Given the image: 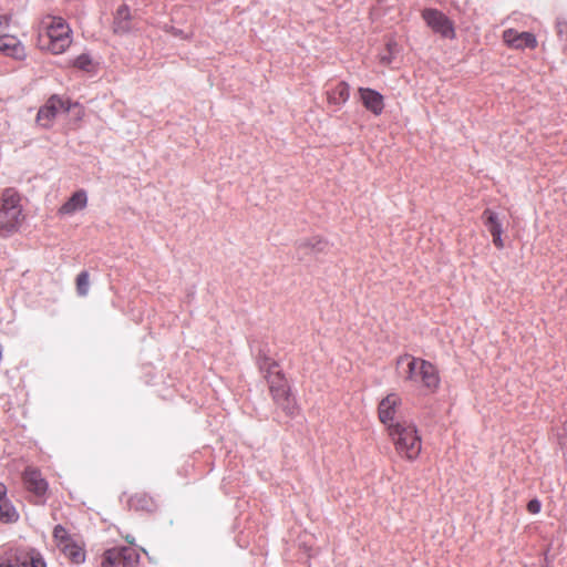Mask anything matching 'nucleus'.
<instances>
[{
	"mask_svg": "<svg viewBox=\"0 0 567 567\" xmlns=\"http://www.w3.org/2000/svg\"><path fill=\"white\" fill-rule=\"evenodd\" d=\"M395 373L423 395L436 393L441 386L437 367L423 358L403 353L395 359Z\"/></svg>",
	"mask_w": 567,
	"mask_h": 567,
	"instance_id": "nucleus-1",
	"label": "nucleus"
},
{
	"mask_svg": "<svg viewBox=\"0 0 567 567\" xmlns=\"http://www.w3.org/2000/svg\"><path fill=\"white\" fill-rule=\"evenodd\" d=\"M73 41V32L65 19L44 14L37 27L38 48L54 55L64 53Z\"/></svg>",
	"mask_w": 567,
	"mask_h": 567,
	"instance_id": "nucleus-2",
	"label": "nucleus"
},
{
	"mask_svg": "<svg viewBox=\"0 0 567 567\" xmlns=\"http://www.w3.org/2000/svg\"><path fill=\"white\" fill-rule=\"evenodd\" d=\"M386 432L401 458L408 462H414L419 458L422 452V437L413 422L400 420L390 423L386 426Z\"/></svg>",
	"mask_w": 567,
	"mask_h": 567,
	"instance_id": "nucleus-3",
	"label": "nucleus"
},
{
	"mask_svg": "<svg viewBox=\"0 0 567 567\" xmlns=\"http://www.w3.org/2000/svg\"><path fill=\"white\" fill-rule=\"evenodd\" d=\"M23 220L21 196L13 188H6L0 195V229L16 231Z\"/></svg>",
	"mask_w": 567,
	"mask_h": 567,
	"instance_id": "nucleus-4",
	"label": "nucleus"
},
{
	"mask_svg": "<svg viewBox=\"0 0 567 567\" xmlns=\"http://www.w3.org/2000/svg\"><path fill=\"white\" fill-rule=\"evenodd\" d=\"M267 385L276 406L279 408L287 416H295L299 409L285 373H277V375H272L271 380L267 382Z\"/></svg>",
	"mask_w": 567,
	"mask_h": 567,
	"instance_id": "nucleus-5",
	"label": "nucleus"
},
{
	"mask_svg": "<svg viewBox=\"0 0 567 567\" xmlns=\"http://www.w3.org/2000/svg\"><path fill=\"white\" fill-rule=\"evenodd\" d=\"M0 567H45V563L32 548L8 546L0 555Z\"/></svg>",
	"mask_w": 567,
	"mask_h": 567,
	"instance_id": "nucleus-6",
	"label": "nucleus"
},
{
	"mask_svg": "<svg viewBox=\"0 0 567 567\" xmlns=\"http://www.w3.org/2000/svg\"><path fill=\"white\" fill-rule=\"evenodd\" d=\"M53 539L56 547L71 563L82 564L85 560L84 543L71 536L63 526L54 527Z\"/></svg>",
	"mask_w": 567,
	"mask_h": 567,
	"instance_id": "nucleus-7",
	"label": "nucleus"
},
{
	"mask_svg": "<svg viewBox=\"0 0 567 567\" xmlns=\"http://www.w3.org/2000/svg\"><path fill=\"white\" fill-rule=\"evenodd\" d=\"M421 17L434 33L444 39H455L456 32L454 22L442 11L433 8H426L422 10Z\"/></svg>",
	"mask_w": 567,
	"mask_h": 567,
	"instance_id": "nucleus-8",
	"label": "nucleus"
},
{
	"mask_svg": "<svg viewBox=\"0 0 567 567\" xmlns=\"http://www.w3.org/2000/svg\"><path fill=\"white\" fill-rule=\"evenodd\" d=\"M138 561V554L132 547H114L103 554L102 567H133Z\"/></svg>",
	"mask_w": 567,
	"mask_h": 567,
	"instance_id": "nucleus-9",
	"label": "nucleus"
},
{
	"mask_svg": "<svg viewBox=\"0 0 567 567\" xmlns=\"http://www.w3.org/2000/svg\"><path fill=\"white\" fill-rule=\"evenodd\" d=\"M70 110V102L60 96H51L47 103L39 110L37 115L38 123L43 127H50L60 113Z\"/></svg>",
	"mask_w": 567,
	"mask_h": 567,
	"instance_id": "nucleus-10",
	"label": "nucleus"
},
{
	"mask_svg": "<svg viewBox=\"0 0 567 567\" xmlns=\"http://www.w3.org/2000/svg\"><path fill=\"white\" fill-rule=\"evenodd\" d=\"M503 41L507 47L515 50H534L538 44L535 34L526 31L518 32L515 29H506L503 32Z\"/></svg>",
	"mask_w": 567,
	"mask_h": 567,
	"instance_id": "nucleus-11",
	"label": "nucleus"
},
{
	"mask_svg": "<svg viewBox=\"0 0 567 567\" xmlns=\"http://www.w3.org/2000/svg\"><path fill=\"white\" fill-rule=\"evenodd\" d=\"M402 404V398L399 393L391 392L384 396L378 405V415L381 423L386 426L395 423L394 417Z\"/></svg>",
	"mask_w": 567,
	"mask_h": 567,
	"instance_id": "nucleus-12",
	"label": "nucleus"
},
{
	"mask_svg": "<svg viewBox=\"0 0 567 567\" xmlns=\"http://www.w3.org/2000/svg\"><path fill=\"white\" fill-rule=\"evenodd\" d=\"M360 100L363 106L373 115L379 116L384 110V97L381 93L369 87H359Z\"/></svg>",
	"mask_w": 567,
	"mask_h": 567,
	"instance_id": "nucleus-13",
	"label": "nucleus"
},
{
	"mask_svg": "<svg viewBox=\"0 0 567 567\" xmlns=\"http://www.w3.org/2000/svg\"><path fill=\"white\" fill-rule=\"evenodd\" d=\"M22 478L23 484L29 492L33 493L38 497L45 495L48 491V483L42 477V474L39 470L33 467L25 468Z\"/></svg>",
	"mask_w": 567,
	"mask_h": 567,
	"instance_id": "nucleus-14",
	"label": "nucleus"
},
{
	"mask_svg": "<svg viewBox=\"0 0 567 567\" xmlns=\"http://www.w3.org/2000/svg\"><path fill=\"white\" fill-rule=\"evenodd\" d=\"M0 53L16 60H23L27 56L22 42L11 34L0 35Z\"/></svg>",
	"mask_w": 567,
	"mask_h": 567,
	"instance_id": "nucleus-15",
	"label": "nucleus"
},
{
	"mask_svg": "<svg viewBox=\"0 0 567 567\" xmlns=\"http://www.w3.org/2000/svg\"><path fill=\"white\" fill-rule=\"evenodd\" d=\"M132 14L128 6L121 4L113 18L112 30L115 34H125L132 30Z\"/></svg>",
	"mask_w": 567,
	"mask_h": 567,
	"instance_id": "nucleus-16",
	"label": "nucleus"
},
{
	"mask_svg": "<svg viewBox=\"0 0 567 567\" xmlns=\"http://www.w3.org/2000/svg\"><path fill=\"white\" fill-rule=\"evenodd\" d=\"M87 204V196L83 189L75 192L68 202H65L59 209L61 215H72L76 210L84 209Z\"/></svg>",
	"mask_w": 567,
	"mask_h": 567,
	"instance_id": "nucleus-17",
	"label": "nucleus"
},
{
	"mask_svg": "<svg viewBox=\"0 0 567 567\" xmlns=\"http://www.w3.org/2000/svg\"><path fill=\"white\" fill-rule=\"evenodd\" d=\"M327 102L330 105L340 107L350 97V86L347 82H339L334 87L327 91Z\"/></svg>",
	"mask_w": 567,
	"mask_h": 567,
	"instance_id": "nucleus-18",
	"label": "nucleus"
},
{
	"mask_svg": "<svg viewBox=\"0 0 567 567\" xmlns=\"http://www.w3.org/2000/svg\"><path fill=\"white\" fill-rule=\"evenodd\" d=\"M18 517V512L7 497L6 485L0 483V520L4 523H13Z\"/></svg>",
	"mask_w": 567,
	"mask_h": 567,
	"instance_id": "nucleus-19",
	"label": "nucleus"
},
{
	"mask_svg": "<svg viewBox=\"0 0 567 567\" xmlns=\"http://www.w3.org/2000/svg\"><path fill=\"white\" fill-rule=\"evenodd\" d=\"M258 367L266 382H269L272 375H277V373H284L279 363L269 357L260 358L258 360Z\"/></svg>",
	"mask_w": 567,
	"mask_h": 567,
	"instance_id": "nucleus-20",
	"label": "nucleus"
},
{
	"mask_svg": "<svg viewBox=\"0 0 567 567\" xmlns=\"http://www.w3.org/2000/svg\"><path fill=\"white\" fill-rule=\"evenodd\" d=\"M482 217L492 236L495 234H503L502 224L499 223L497 215L492 209L486 208L483 212Z\"/></svg>",
	"mask_w": 567,
	"mask_h": 567,
	"instance_id": "nucleus-21",
	"label": "nucleus"
},
{
	"mask_svg": "<svg viewBox=\"0 0 567 567\" xmlns=\"http://www.w3.org/2000/svg\"><path fill=\"white\" fill-rule=\"evenodd\" d=\"M75 286L79 296L85 297L89 293L90 275L87 271H81L76 276Z\"/></svg>",
	"mask_w": 567,
	"mask_h": 567,
	"instance_id": "nucleus-22",
	"label": "nucleus"
},
{
	"mask_svg": "<svg viewBox=\"0 0 567 567\" xmlns=\"http://www.w3.org/2000/svg\"><path fill=\"white\" fill-rule=\"evenodd\" d=\"M305 247L315 252H326L329 248V243L321 237H311L307 239Z\"/></svg>",
	"mask_w": 567,
	"mask_h": 567,
	"instance_id": "nucleus-23",
	"label": "nucleus"
},
{
	"mask_svg": "<svg viewBox=\"0 0 567 567\" xmlns=\"http://www.w3.org/2000/svg\"><path fill=\"white\" fill-rule=\"evenodd\" d=\"M91 63V58L87 54H81L74 60L73 65L81 70H87Z\"/></svg>",
	"mask_w": 567,
	"mask_h": 567,
	"instance_id": "nucleus-24",
	"label": "nucleus"
},
{
	"mask_svg": "<svg viewBox=\"0 0 567 567\" xmlns=\"http://www.w3.org/2000/svg\"><path fill=\"white\" fill-rule=\"evenodd\" d=\"M542 505L538 499H532L527 503V511L530 514H537L540 512Z\"/></svg>",
	"mask_w": 567,
	"mask_h": 567,
	"instance_id": "nucleus-25",
	"label": "nucleus"
},
{
	"mask_svg": "<svg viewBox=\"0 0 567 567\" xmlns=\"http://www.w3.org/2000/svg\"><path fill=\"white\" fill-rule=\"evenodd\" d=\"M11 18L8 14H0V31L6 30L10 24Z\"/></svg>",
	"mask_w": 567,
	"mask_h": 567,
	"instance_id": "nucleus-26",
	"label": "nucleus"
},
{
	"mask_svg": "<svg viewBox=\"0 0 567 567\" xmlns=\"http://www.w3.org/2000/svg\"><path fill=\"white\" fill-rule=\"evenodd\" d=\"M492 237H493L494 246L498 249H503L505 245H504V240L502 238V234H495Z\"/></svg>",
	"mask_w": 567,
	"mask_h": 567,
	"instance_id": "nucleus-27",
	"label": "nucleus"
}]
</instances>
